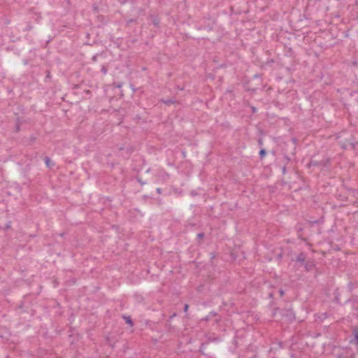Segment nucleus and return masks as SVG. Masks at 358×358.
Listing matches in <instances>:
<instances>
[{
	"label": "nucleus",
	"mask_w": 358,
	"mask_h": 358,
	"mask_svg": "<svg viewBox=\"0 0 358 358\" xmlns=\"http://www.w3.org/2000/svg\"><path fill=\"white\" fill-rule=\"evenodd\" d=\"M122 83L118 84V85H117V87L120 88V87H122Z\"/></svg>",
	"instance_id": "nucleus-29"
},
{
	"label": "nucleus",
	"mask_w": 358,
	"mask_h": 358,
	"mask_svg": "<svg viewBox=\"0 0 358 358\" xmlns=\"http://www.w3.org/2000/svg\"><path fill=\"white\" fill-rule=\"evenodd\" d=\"M352 334L354 336V343L358 346V328L355 327L352 329Z\"/></svg>",
	"instance_id": "nucleus-5"
},
{
	"label": "nucleus",
	"mask_w": 358,
	"mask_h": 358,
	"mask_svg": "<svg viewBox=\"0 0 358 358\" xmlns=\"http://www.w3.org/2000/svg\"><path fill=\"white\" fill-rule=\"evenodd\" d=\"M285 160H286L287 162H289L290 161V158H289L288 156H287V155H285Z\"/></svg>",
	"instance_id": "nucleus-22"
},
{
	"label": "nucleus",
	"mask_w": 358,
	"mask_h": 358,
	"mask_svg": "<svg viewBox=\"0 0 358 358\" xmlns=\"http://www.w3.org/2000/svg\"><path fill=\"white\" fill-rule=\"evenodd\" d=\"M315 263L313 261H307L304 263V267L306 271H312L315 267Z\"/></svg>",
	"instance_id": "nucleus-3"
},
{
	"label": "nucleus",
	"mask_w": 358,
	"mask_h": 358,
	"mask_svg": "<svg viewBox=\"0 0 358 358\" xmlns=\"http://www.w3.org/2000/svg\"><path fill=\"white\" fill-rule=\"evenodd\" d=\"M279 294H280V296H282L284 295L285 292L282 289H280L279 290Z\"/></svg>",
	"instance_id": "nucleus-21"
},
{
	"label": "nucleus",
	"mask_w": 358,
	"mask_h": 358,
	"mask_svg": "<svg viewBox=\"0 0 358 358\" xmlns=\"http://www.w3.org/2000/svg\"><path fill=\"white\" fill-rule=\"evenodd\" d=\"M204 233H199L197 234L196 236V239L197 240H200V239H202L203 237H204Z\"/></svg>",
	"instance_id": "nucleus-14"
},
{
	"label": "nucleus",
	"mask_w": 358,
	"mask_h": 358,
	"mask_svg": "<svg viewBox=\"0 0 358 358\" xmlns=\"http://www.w3.org/2000/svg\"><path fill=\"white\" fill-rule=\"evenodd\" d=\"M285 172H286V167H285V166H284L282 167V173H283V174H285Z\"/></svg>",
	"instance_id": "nucleus-25"
},
{
	"label": "nucleus",
	"mask_w": 358,
	"mask_h": 358,
	"mask_svg": "<svg viewBox=\"0 0 358 358\" xmlns=\"http://www.w3.org/2000/svg\"><path fill=\"white\" fill-rule=\"evenodd\" d=\"M175 316H176V313L173 314V315L170 317V318H171V319H172V318H173V317H174Z\"/></svg>",
	"instance_id": "nucleus-30"
},
{
	"label": "nucleus",
	"mask_w": 358,
	"mask_h": 358,
	"mask_svg": "<svg viewBox=\"0 0 358 358\" xmlns=\"http://www.w3.org/2000/svg\"><path fill=\"white\" fill-rule=\"evenodd\" d=\"M356 303L358 304V299L356 301Z\"/></svg>",
	"instance_id": "nucleus-36"
},
{
	"label": "nucleus",
	"mask_w": 358,
	"mask_h": 358,
	"mask_svg": "<svg viewBox=\"0 0 358 358\" xmlns=\"http://www.w3.org/2000/svg\"><path fill=\"white\" fill-rule=\"evenodd\" d=\"M101 71L104 74L106 75L108 72V69L106 66H102L101 69Z\"/></svg>",
	"instance_id": "nucleus-13"
},
{
	"label": "nucleus",
	"mask_w": 358,
	"mask_h": 358,
	"mask_svg": "<svg viewBox=\"0 0 358 358\" xmlns=\"http://www.w3.org/2000/svg\"><path fill=\"white\" fill-rule=\"evenodd\" d=\"M204 347H205V344L204 343H202L201 347H200V349H199V351L201 352V354L204 355V352H203V349H204Z\"/></svg>",
	"instance_id": "nucleus-15"
},
{
	"label": "nucleus",
	"mask_w": 358,
	"mask_h": 358,
	"mask_svg": "<svg viewBox=\"0 0 358 358\" xmlns=\"http://www.w3.org/2000/svg\"><path fill=\"white\" fill-rule=\"evenodd\" d=\"M161 102L164 103L166 105H171L176 103V100L173 99H162Z\"/></svg>",
	"instance_id": "nucleus-10"
},
{
	"label": "nucleus",
	"mask_w": 358,
	"mask_h": 358,
	"mask_svg": "<svg viewBox=\"0 0 358 358\" xmlns=\"http://www.w3.org/2000/svg\"><path fill=\"white\" fill-rule=\"evenodd\" d=\"M138 181L141 183V185H144L145 182L142 181L141 179H138Z\"/></svg>",
	"instance_id": "nucleus-24"
},
{
	"label": "nucleus",
	"mask_w": 358,
	"mask_h": 358,
	"mask_svg": "<svg viewBox=\"0 0 358 358\" xmlns=\"http://www.w3.org/2000/svg\"><path fill=\"white\" fill-rule=\"evenodd\" d=\"M357 144V142H354L352 141L348 140L345 142L342 143L341 147L345 150L348 149L350 147L351 148L354 149V148H355Z\"/></svg>",
	"instance_id": "nucleus-2"
},
{
	"label": "nucleus",
	"mask_w": 358,
	"mask_h": 358,
	"mask_svg": "<svg viewBox=\"0 0 358 358\" xmlns=\"http://www.w3.org/2000/svg\"><path fill=\"white\" fill-rule=\"evenodd\" d=\"M217 313L212 311L207 316L202 318L201 320L208 322L211 320L212 317L217 316Z\"/></svg>",
	"instance_id": "nucleus-6"
},
{
	"label": "nucleus",
	"mask_w": 358,
	"mask_h": 358,
	"mask_svg": "<svg viewBox=\"0 0 358 358\" xmlns=\"http://www.w3.org/2000/svg\"><path fill=\"white\" fill-rule=\"evenodd\" d=\"M269 297H270V298H272V297H273V294H272V293H270V294H269Z\"/></svg>",
	"instance_id": "nucleus-31"
},
{
	"label": "nucleus",
	"mask_w": 358,
	"mask_h": 358,
	"mask_svg": "<svg viewBox=\"0 0 358 358\" xmlns=\"http://www.w3.org/2000/svg\"><path fill=\"white\" fill-rule=\"evenodd\" d=\"M156 192L157 194H162V190L161 188H157Z\"/></svg>",
	"instance_id": "nucleus-20"
},
{
	"label": "nucleus",
	"mask_w": 358,
	"mask_h": 358,
	"mask_svg": "<svg viewBox=\"0 0 358 358\" xmlns=\"http://www.w3.org/2000/svg\"><path fill=\"white\" fill-rule=\"evenodd\" d=\"M96 57H97V55H94V56H93V57H92V60H93V61H94V62H96Z\"/></svg>",
	"instance_id": "nucleus-26"
},
{
	"label": "nucleus",
	"mask_w": 358,
	"mask_h": 358,
	"mask_svg": "<svg viewBox=\"0 0 358 358\" xmlns=\"http://www.w3.org/2000/svg\"><path fill=\"white\" fill-rule=\"evenodd\" d=\"M286 316L288 317L289 320L292 321V320H294L295 319V316L294 315V313H292V311H287V314L286 315Z\"/></svg>",
	"instance_id": "nucleus-11"
},
{
	"label": "nucleus",
	"mask_w": 358,
	"mask_h": 358,
	"mask_svg": "<svg viewBox=\"0 0 358 358\" xmlns=\"http://www.w3.org/2000/svg\"><path fill=\"white\" fill-rule=\"evenodd\" d=\"M10 227V223L7 224L6 228L8 229Z\"/></svg>",
	"instance_id": "nucleus-27"
},
{
	"label": "nucleus",
	"mask_w": 358,
	"mask_h": 358,
	"mask_svg": "<svg viewBox=\"0 0 358 358\" xmlns=\"http://www.w3.org/2000/svg\"><path fill=\"white\" fill-rule=\"evenodd\" d=\"M131 87H132L133 91H136V89H134L132 85H131Z\"/></svg>",
	"instance_id": "nucleus-34"
},
{
	"label": "nucleus",
	"mask_w": 358,
	"mask_h": 358,
	"mask_svg": "<svg viewBox=\"0 0 358 358\" xmlns=\"http://www.w3.org/2000/svg\"><path fill=\"white\" fill-rule=\"evenodd\" d=\"M151 22L153 24V25L156 27H158L159 26L160 21L158 19L157 17L152 16L151 17Z\"/></svg>",
	"instance_id": "nucleus-9"
},
{
	"label": "nucleus",
	"mask_w": 358,
	"mask_h": 358,
	"mask_svg": "<svg viewBox=\"0 0 358 358\" xmlns=\"http://www.w3.org/2000/svg\"><path fill=\"white\" fill-rule=\"evenodd\" d=\"M355 310L358 311V307H357V308H355Z\"/></svg>",
	"instance_id": "nucleus-35"
},
{
	"label": "nucleus",
	"mask_w": 358,
	"mask_h": 358,
	"mask_svg": "<svg viewBox=\"0 0 358 358\" xmlns=\"http://www.w3.org/2000/svg\"><path fill=\"white\" fill-rule=\"evenodd\" d=\"M306 255L304 252L299 253L296 259L297 262L304 264L306 262Z\"/></svg>",
	"instance_id": "nucleus-4"
},
{
	"label": "nucleus",
	"mask_w": 358,
	"mask_h": 358,
	"mask_svg": "<svg viewBox=\"0 0 358 358\" xmlns=\"http://www.w3.org/2000/svg\"><path fill=\"white\" fill-rule=\"evenodd\" d=\"M220 320H221V317H217L215 320L214 323H215V324H218V323L220 322Z\"/></svg>",
	"instance_id": "nucleus-16"
},
{
	"label": "nucleus",
	"mask_w": 358,
	"mask_h": 358,
	"mask_svg": "<svg viewBox=\"0 0 358 358\" xmlns=\"http://www.w3.org/2000/svg\"><path fill=\"white\" fill-rule=\"evenodd\" d=\"M266 155V150L264 148H262L259 151V157L263 159Z\"/></svg>",
	"instance_id": "nucleus-12"
},
{
	"label": "nucleus",
	"mask_w": 358,
	"mask_h": 358,
	"mask_svg": "<svg viewBox=\"0 0 358 358\" xmlns=\"http://www.w3.org/2000/svg\"><path fill=\"white\" fill-rule=\"evenodd\" d=\"M219 341L218 338H213V340H212V341Z\"/></svg>",
	"instance_id": "nucleus-28"
},
{
	"label": "nucleus",
	"mask_w": 358,
	"mask_h": 358,
	"mask_svg": "<svg viewBox=\"0 0 358 358\" xmlns=\"http://www.w3.org/2000/svg\"><path fill=\"white\" fill-rule=\"evenodd\" d=\"M20 123H19V122H17V124H16V129H15V130H16V131L17 132V131H20Z\"/></svg>",
	"instance_id": "nucleus-17"
},
{
	"label": "nucleus",
	"mask_w": 358,
	"mask_h": 358,
	"mask_svg": "<svg viewBox=\"0 0 358 358\" xmlns=\"http://www.w3.org/2000/svg\"><path fill=\"white\" fill-rule=\"evenodd\" d=\"M208 339H209L210 341H212V340H213V337H210V338H209Z\"/></svg>",
	"instance_id": "nucleus-33"
},
{
	"label": "nucleus",
	"mask_w": 358,
	"mask_h": 358,
	"mask_svg": "<svg viewBox=\"0 0 358 358\" xmlns=\"http://www.w3.org/2000/svg\"><path fill=\"white\" fill-rule=\"evenodd\" d=\"M188 308H189V305L188 304H185L184 306V312H185V313L187 312Z\"/></svg>",
	"instance_id": "nucleus-19"
},
{
	"label": "nucleus",
	"mask_w": 358,
	"mask_h": 358,
	"mask_svg": "<svg viewBox=\"0 0 358 358\" xmlns=\"http://www.w3.org/2000/svg\"><path fill=\"white\" fill-rule=\"evenodd\" d=\"M252 113H256V112H257V108H256L255 107L252 106Z\"/></svg>",
	"instance_id": "nucleus-23"
},
{
	"label": "nucleus",
	"mask_w": 358,
	"mask_h": 358,
	"mask_svg": "<svg viewBox=\"0 0 358 358\" xmlns=\"http://www.w3.org/2000/svg\"><path fill=\"white\" fill-rule=\"evenodd\" d=\"M329 159H324V160L320 161V162L312 159L310 161V164L312 165V166H320V165H322L324 166H327L329 164Z\"/></svg>",
	"instance_id": "nucleus-1"
},
{
	"label": "nucleus",
	"mask_w": 358,
	"mask_h": 358,
	"mask_svg": "<svg viewBox=\"0 0 358 358\" xmlns=\"http://www.w3.org/2000/svg\"><path fill=\"white\" fill-rule=\"evenodd\" d=\"M44 161L47 167L48 168H52L55 166V163L52 162L48 157H45Z\"/></svg>",
	"instance_id": "nucleus-8"
},
{
	"label": "nucleus",
	"mask_w": 358,
	"mask_h": 358,
	"mask_svg": "<svg viewBox=\"0 0 358 358\" xmlns=\"http://www.w3.org/2000/svg\"><path fill=\"white\" fill-rule=\"evenodd\" d=\"M122 318L125 320V322L128 324L130 327L134 326V322L130 316L124 315H122Z\"/></svg>",
	"instance_id": "nucleus-7"
},
{
	"label": "nucleus",
	"mask_w": 358,
	"mask_h": 358,
	"mask_svg": "<svg viewBox=\"0 0 358 358\" xmlns=\"http://www.w3.org/2000/svg\"><path fill=\"white\" fill-rule=\"evenodd\" d=\"M46 78H50V73H49V72H48V75H47Z\"/></svg>",
	"instance_id": "nucleus-32"
},
{
	"label": "nucleus",
	"mask_w": 358,
	"mask_h": 358,
	"mask_svg": "<svg viewBox=\"0 0 358 358\" xmlns=\"http://www.w3.org/2000/svg\"><path fill=\"white\" fill-rule=\"evenodd\" d=\"M258 144H259V146H262L263 145V140H262V138H259L258 140Z\"/></svg>",
	"instance_id": "nucleus-18"
}]
</instances>
